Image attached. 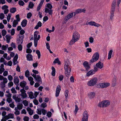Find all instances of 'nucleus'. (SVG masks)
<instances>
[{
    "instance_id": "338daca9",
    "label": "nucleus",
    "mask_w": 121,
    "mask_h": 121,
    "mask_svg": "<svg viewBox=\"0 0 121 121\" xmlns=\"http://www.w3.org/2000/svg\"><path fill=\"white\" fill-rule=\"evenodd\" d=\"M8 78L9 80L11 81L13 80V77L11 75H9L8 76Z\"/></svg>"
},
{
    "instance_id": "a19ab883",
    "label": "nucleus",
    "mask_w": 121,
    "mask_h": 121,
    "mask_svg": "<svg viewBox=\"0 0 121 121\" xmlns=\"http://www.w3.org/2000/svg\"><path fill=\"white\" fill-rule=\"evenodd\" d=\"M18 4L20 6H23L25 4V3L22 0H20L18 1Z\"/></svg>"
},
{
    "instance_id": "49530a36",
    "label": "nucleus",
    "mask_w": 121,
    "mask_h": 121,
    "mask_svg": "<svg viewBox=\"0 0 121 121\" xmlns=\"http://www.w3.org/2000/svg\"><path fill=\"white\" fill-rule=\"evenodd\" d=\"M40 106L43 109L47 106V104L45 103H43L42 104L40 105Z\"/></svg>"
},
{
    "instance_id": "7c9ffc66",
    "label": "nucleus",
    "mask_w": 121,
    "mask_h": 121,
    "mask_svg": "<svg viewBox=\"0 0 121 121\" xmlns=\"http://www.w3.org/2000/svg\"><path fill=\"white\" fill-rule=\"evenodd\" d=\"M114 12H110V16L109 20L112 21L113 18V17L114 16Z\"/></svg>"
},
{
    "instance_id": "bf43d9fd",
    "label": "nucleus",
    "mask_w": 121,
    "mask_h": 121,
    "mask_svg": "<svg viewBox=\"0 0 121 121\" xmlns=\"http://www.w3.org/2000/svg\"><path fill=\"white\" fill-rule=\"evenodd\" d=\"M6 34V31L4 30H3L2 31V34L3 36H4Z\"/></svg>"
},
{
    "instance_id": "bb28decb",
    "label": "nucleus",
    "mask_w": 121,
    "mask_h": 121,
    "mask_svg": "<svg viewBox=\"0 0 121 121\" xmlns=\"http://www.w3.org/2000/svg\"><path fill=\"white\" fill-rule=\"evenodd\" d=\"M26 109L28 112L29 114L30 115H31L33 114V112L30 108L28 107Z\"/></svg>"
},
{
    "instance_id": "cd10ccee",
    "label": "nucleus",
    "mask_w": 121,
    "mask_h": 121,
    "mask_svg": "<svg viewBox=\"0 0 121 121\" xmlns=\"http://www.w3.org/2000/svg\"><path fill=\"white\" fill-rule=\"evenodd\" d=\"M98 60V59L97 58L93 56L92 59L90 60V62L91 63H93L97 61Z\"/></svg>"
},
{
    "instance_id": "de8ad7c7",
    "label": "nucleus",
    "mask_w": 121,
    "mask_h": 121,
    "mask_svg": "<svg viewBox=\"0 0 121 121\" xmlns=\"http://www.w3.org/2000/svg\"><path fill=\"white\" fill-rule=\"evenodd\" d=\"M22 103L25 106H27L28 105V101L26 100H25L23 101L22 102Z\"/></svg>"
},
{
    "instance_id": "f03ea898",
    "label": "nucleus",
    "mask_w": 121,
    "mask_h": 121,
    "mask_svg": "<svg viewBox=\"0 0 121 121\" xmlns=\"http://www.w3.org/2000/svg\"><path fill=\"white\" fill-rule=\"evenodd\" d=\"M80 35L77 32H75L73 35L72 38L69 43V45H72L78 41L80 38Z\"/></svg>"
},
{
    "instance_id": "20e7f679",
    "label": "nucleus",
    "mask_w": 121,
    "mask_h": 121,
    "mask_svg": "<svg viewBox=\"0 0 121 121\" xmlns=\"http://www.w3.org/2000/svg\"><path fill=\"white\" fill-rule=\"evenodd\" d=\"M89 117V114L86 111H84L83 114L82 121H88Z\"/></svg>"
},
{
    "instance_id": "5fc2aeb1",
    "label": "nucleus",
    "mask_w": 121,
    "mask_h": 121,
    "mask_svg": "<svg viewBox=\"0 0 121 121\" xmlns=\"http://www.w3.org/2000/svg\"><path fill=\"white\" fill-rule=\"evenodd\" d=\"M4 15L3 13H1L0 14V19L1 20L3 19L4 18Z\"/></svg>"
},
{
    "instance_id": "4c0bfd02",
    "label": "nucleus",
    "mask_w": 121,
    "mask_h": 121,
    "mask_svg": "<svg viewBox=\"0 0 121 121\" xmlns=\"http://www.w3.org/2000/svg\"><path fill=\"white\" fill-rule=\"evenodd\" d=\"M14 110L15 111L14 112V114L16 115H19L20 114V111L18 110L17 108V107H15V108Z\"/></svg>"
},
{
    "instance_id": "3c124183",
    "label": "nucleus",
    "mask_w": 121,
    "mask_h": 121,
    "mask_svg": "<svg viewBox=\"0 0 121 121\" xmlns=\"http://www.w3.org/2000/svg\"><path fill=\"white\" fill-rule=\"evenodd\" d=\"M42 112L43 115H45L47 113V111L45 109H42Z\"/></svg>"
},
{
    "instance_id": "13d9d810",
    "label": "nucleus",
    "mask_w": 121,
    "mask_h": 121,
    "mask_svg": "<svg viewBox=\"0 0 121 121\" xmlns=\"http://www.w3.org/2000/svg\"><path fill=\"white\" fill-rule=\"evenodd\" d=\"M11 46L14 48L15 49L16 48V46L15 43L12 42L11 44Z\"/></svg>"
},
{
    "instance_id": "7ed1b4c3",
    "label": "nucleus",
    "mask_w": 121,
    "mask_h": 121,
    "mask_svg": "<svg viewBox=\"0 0 121 121\" xmlns=\"http://www.w3.org/2000/svg\"><path fill=\"white\" fill-rule=\"evenodd\" d=\"M98 79L96 77H94L91 79L87 83V85L89 86H92L97 83Z\"/></svg>"
},
{
    "instance_id": "9d476101",
    "label": "nucleus",
    "mask_w": 121,
    "mask_h": 121,
    "mask_svg": "<svg viewBox=\"0 0 121 121\" xmlns=\"http://www.w3.org/2000/svg\"><path fill=\"white\" fill-rule=\"evenodd\" d=\"M88 24L91 26H95L99 27L101 26L100 25L96 23L95 22L91 21L88 22Z\"/></svg>"
},
{
    "instance_id": "c03bdc74",
    "label": "nucleus",
    "mask_w": 121,
    "mask_h": 121,
    "mask_svg": "<svg viewBox=\"0 0 121 121\" xmlns=\"http://www.w3.org/2000/svg\"><path fill=\"white\" fill-rule=\"evenodd\" d=\"M53 63H57L59 64H60V62L59 60V59L58 58H57L56 59L53 61Z\"/></svg>"
},
{
    "instance_id": "9b49d317",
    "label": "nucleus",
    "mask_w": 121,
    "mask_h": 121,
    "mask_svg": "<svg viewBox=\"0 0 121 121\" xmlns=\"http://www.w3.org/2000/svg\"><path fill=\"white\" fill-rule=\"evenodd\" d=\"M73 13H69L66 16L64 19V20L67 22V21L70 19L72 18L73 16Z\"/></svg>"
},
{
    "instance_id": "8fccbe9b",
    "label": "nucleus",
    "mask_w": 121,
    "mask_h": 121,
    "mask_svg": "<svg viewBox=\"0 0 121 121\" xmlns=\"http://www.w3.org/2000/svg\"><path fill=\"white\" fill-rule=\"evenodd\" d=\"M11 14L10 13H9L7 17V20L8 22H9L10 19Z\"/></svg>"
},
{
    "instance_id": "6e6d98bb",
    "label": "nucleus",
    "mask_w": 121,
    "mask_h": 121,
    "mask_svg": "<svg viewBox=\"0 0 121 121\" xmlns=\"http://www.w3.org/2000/svg\"><path fill=\"white\" fill-rule=\"evenodd\" d=\"M12 92L13 93H16L17 92L15 90V88L14 87H13L11 89Z\"/></svg>"
},
{
    "instance_id": "a878e982",
    "label": "nucleus",
    "mask_w": 121,
    "mask_h": 121,
    "mask_svg": "<svg viewBox=\"0 0 121 121\" xmlns=\"http://www.w3.org/2000/svg\"><path fill=\"white\" fill-rule=\"evenodd\" d=\"M95 94L94 92H91L88 94L89 97L90 98H92L94 97Z\"/></svg>"
},
{
    "instance_id": "aec40b11",
    "label": "nucleus",
    "mask_w": 121,
    "mask_h": 121,
    "mask_svg": "<svg viewBox=\"0 0 121 121\" xmlns=\"http://www.w3.org/2000/svg\"><path fill=\"white\" fill-rule=\"evenodd\" d=\"M19 84L21 86L24 88L26 84V82L24 81H22Z\"/></svg>"
},
{
    "instance_id": "4d7b16f0",
    "label": "nucleus",
    "mask_w": 121,
    "mask_h": 121,
    "mask_svg": "<svg viewBox=\"0 0 121 121\" xmlns=\"http://www.w3.org/2000/svg\"><path fill=\"white\" fill-rule=\"evenodd\" d=\"M32 16V14L31 13L29 12L27 13V17L28 18H30Z\"/></svg>"
},
{
    "instance_id": "393cba45",
    "label": "nucleus",
    "mask_w": 121,
    "mask_h": 121,
    "mask_svg": "<svg viewBox=\"0 0 121 121\" xmlns=\"http://www.w3.org/2000/svg\"><path fill=\"white\" fill-rule=\"evenodd\" d=\"M26 57L28 60L29 61L32 60L33 56L31 54H28L27 55Z\"/></svg>"
},
{
    "instance_id": "412c9836",
    "label": "nucleus",
    "mask_w": 121,
    "mask_h": 121,
    "mask_svg": "<svg viewBox=\"0 0 121 121\" xmlns=\"http://www.w3.org/2000/svg\"><path fill=\"white\" fill-rule=\"evenodd\" d=\"M97 67L100 69L102 68L103 66V64L100 62H99L98 63H97L96 65Z\"/></svg>"
},
{
    "instance_id": "39448f33",
    "label": "nucleus",
    "mask_w": 121,
    "mask_h": 121,
    "mask_svg": "<svg viewBox=\"0 0 121 121\" xmlns=\"http://www.w3.org/2000/svg\"><path fill=\"white\" fill-rule=\"evenodd\" d=\"M38 34L37 31H35L34 33V46L35 47H36L37 45L38 42L37 41V37Z\"/></svg>"
},
{
    "instance_id": "58836bf2",
    "label": "nucleus",
    "mask_w": 121,
    "mask_h": 121,
    "mask_svg": "<svg viewBox=\"0 0 121 121\" xmlns=\"http://www.w3.org/2000/svg\"><path fill=\"white\" fill-rule=\"evenodd\" d=\"M18 24V22L17 20H14L13 22V26L15 27L16 25Z\"/></svg>"
},
{
    "instance_id": "4be33fe9",
    "label": "nucleus",
    "mask_w": 121,
    "mask_h": 121,
    "mask_svg": "<svg viewBox=\"0 0 121 121\" xmlns=\"http://www.w3.org/2000/svg\"><path fill=\"white\" fill-rule=\"evenodd\" d=\"M27 22V20L25 19L24 20L22 21L21 23V25L22 27H25L26 26Z\"/></svg>"
},
{
    "instance_id": "473e14b6",
    "label": "nucleus",
    "mask_w": 121,
    "mask_h": 121,
    "mask_svg": "<svg viewBox=\"0 0 121 121\" xmlns=\"http://www.w3.org/2000/svg\"><path fill=\"white\" fill-rule=\"evenodd\" d=\"M113 51L112 50H110L109 51L108 54V59H110L111 58V55L112 54Z\"/></svg>"
},
{
    "instance_id": "37998d69",
    "label": "nucleus",
    "mask_w": 121,
    "mask_h": 121,
    "mask_svg": "<svg viewBox=\"0 0 121 121\" xmlns=\"http://www.w3.org/2000/svg\"><path fill=\"white\" fill-rule=\"evenodd\" d=\"M25 76L27 78L29 77V72L28 70H27L25 73Z\"/></svg>"
},
{
    "instance_id": "2f4dec72",
    "label": "nucleus",
    "mask_w": 121,
    "mask_h": 121,
    "mask_svg": "<svg viewBox=\"0 0 121 121\" xmlns=\"http://www.w3.org/2000/svg\"><path fill=\"white\" fill-rule=\"evenodd\" d=\"M23 106V105L22 104L19 103L17 105V108L18 109L20 110L22 109Z\"/></svg>"
},
{
    "instance_id": "603ef678",
    "label": "nucleus",
    "mask_w": 121,
    "mask_h": 121,
    "mask_svg": "<svg viewBox=\"0 0 121 121\" xmlns=\"http://www.w3.org/2000/svg\"><path fill=\"white\" fill-rule=\"evenodd\" d=\"M13 83L12 82H10L8 84V87H10L11 86H13Z\"/></svg>"
},
{
    "instance_id": "f257e3e1",
    "label": "nucleus",
    "mask_w": 121,
    "mask_h": 121,
    "mask_svg": "<svg viewBox=\"0 0 121 121\" xmlns=\"http://www.w3.org/2000/svg\"><path fill=\"white\" fill-rule=\"evenodd\" d=\"M64 68L66 76L67 77H69L70 74L71 68L68 59H66L65 61Z\"/></svg>"
},
{
    "instance_id": "dca6fc26",
    "label": "nucleus",
    "mask_w": 121,
    "mask_h": 121,
    "mask_svg": "<svg viewBox=\"0 0 121 121\" xmlns=\"http://www.w3.org/2000/svg\"><path fill=\"white\" fill-rule=\"evenodd\" d=\"M53 10L52 9H49L48 8H45V12L48 13L50 15H52V13Z\"/></svg>"
},
{
    "instance_id": "680f3d73",
    "label": "nucleus",
    "mask_w": 121,
    "mask_h": 121,
    "mask_svg": "<svg viewBox=\"0 0 121 121\" xmlns=\"http://www.w3.org/2000/svg\"><path fill=\"white\" fill-rule=\"evenodd\" d=\"M52 114V113L51 112H48L47 113V116L48 117H51Z\"/></svg>"
},
{
    "instance_id": "ea45409f",
    "label": "nucleus",
    "mask_w": 121,
    "mask_h": 121,
    "mask_svg": "<svg viewBox=\"0 0 121 121\" xmlns=\"http://www.w3.org/2000/svg\"><path fill=\"white\" fill-rule=\"evenodd\" d=\"M75 109L74 111V113L75 114V115H76L78 111V106L77 105H75Z\"/></svg>"
},
{
    "instance_id": "774afa93",
    "label": "nucleus",
    "mask_w": 121,
    "mask_h": 121,
    "mask_svg": "<svg viewBox=\"0 0 121 121\" xmlns=\"http://www.w3.org/2000/svg\"><path fill=\"white\" fill-rule=\"evenodd\" d=\"M39 116L37 114H35L33 116V118L35 119H39Z\"/></svg>"
},
{
    "instance_id": "0e129e2a",
    "label": "nucleus",
    "mask_w": 121,
    "mask_h": 121,
    "mask_svg": "<svg viewBox=\"0 0 121 121\" xmlns=\"http://www.w3.org/2000/svg\"><path fill=\"white\" fill-rule=\"evenodd\" d=\"M42 5L39 4V5L38 6L37 9V11H39L40 10Z\"/></svg>"
},
{
    "instance_id": "052dcab7",
    "label": "nucleus",
    "mask_w": 121,
    "mask_h": 121,
    "mask_svg": "<svg viewBox=\"0 0 121 121\" xmlns=\"http://www.w3.org/2000/svg\"><path fill=\"white\" fill-rule=\"evenodd\" d=\"M37 113L39 115H41L42 114V109H37Z\"/></svg>"
},
{
    "instance_id": "423d86ee",
    "label": "nucleus",
    "mask_w": 121,
    "mask_h": 121,
    "mask_svg": "<svg viewBox=\"0 0 121 121\" xmlns=\"http://www.w3.org/2000/svg\"><path fill=\"white\" fill-rule=\"evenodd\" d=\"M20 91L21 92V96H22V98L24 99L25 98L27 97V96L26 93V91L24 88L21 89L20 90Z\"/></svg>"
},
{
    "instance_id": "c756f323",
    "label": "nucleus",
    "mask_w": 121,
    "mask_h": 121,
    "mask_svg": "<svg viewBox=\"0 0 121 121\" xmlns=\"http://www.w3.org/2000/svg\"><path fill=\"white\" fill-rule=\"evenodd\" d=\"M42 24L41 22H40L39 21L38 22L37 25L35 27V28L36 29H38L39 27H40L42 26Z\"/></svg>"
},
{
    "instance_id": "2eb2a0df",
    "label": "nucleus",
    "mask_w": 121,
    "mask_h": 121,
    "mask_svg": "<svg viewBox=\"0 0 121 121\" xmlns=\"http://www.w3.org/2000/svg\"><path fill=\"white\" fill-rule=\"evenodd\" d=\"M83 65L86 69V70L87 71L88 70L90 67L87 62L86 61L84 62L83 63Z\"/></svg>"
},
{
    "instance_id": "b1692460",
    "label": "nucleus",
    "mask_w": 121,
    "mask_h": 121,
    "mask_svg": "<svg viewBox=\"0 0 121 121\" xmlns=\"http://www.w3.org/2000/svg\"><path fill=\"white\" fill-rule=\"evenodd\" d=\"M95 73V72L94 71V70H92L88 72L86 74V76H90L92 75Z\"/></svg>"
},
{
    "instance_id": "0eeeda50",
    "label": "nucleus",
    "mask_w": 121,
    "mask_h": 121,
    "mask_svg": "<svg viewBox=\"0 0 121 121\" xmlns=\"http://www.w3.org/2000/svg\"><path fill=\"white\" fill-rule=\"evenodd\" d=\"M98 106L100 108H104L106 107V100H104L99 102L98 105Z\"/></svg>"
},
{
    "instance_id": "f704fd0d",
    "label": "nucleus",
    "mask_w": 121,
    "mask_h": 121,
    "mask_svg": "<svg viewBox=\"0 0 121 121\" xmlns=\"http://www.w3.org/2000/svg\"><path fill=\"white\" fill-rule=\"evenodd\" d=\"M16 10V9L15 8H12L10 9V12L12 13H14Z\"/></svg>"
},
{
    "instance_id": "c9c22d12",
    "label": "nucleus",
    "mask_w": 121,
    "mask_h": 121,
    "mask_svg": "<svg viewBox=\"0 0 121 121\" xmlns=\"http://www.w3.org/2000/svg\"><path fill=\"white\" fill-rule=\"evenodd\" d=\"M52 74L53 76H54L55 75V68L54 67L52 66Z\"/></svg>"
},
{
    "instance_id": "c85d7f7f",
    "label": "nucleus",
    "mask_w": 121,
    "mask_h": 121,
    "mask_svg": "<svg viewBox=\"0 0 121 121\" xmlns=\"http://www.w3.org/2000/svg\"><path fill=\"white\" fill-rule=\"evenodd\" d=\"M7 42V43H9L11 39V36L10 35H6L5 36Z\"/></svg>"
},
{
    "instance_id": "ddd939ff",
    "label": "nucleus",
    "mask_w": 121,
    "mask_h": 121,
    "mask_svg": "<svg viewBox=\"0 0 121 121\" xmlns=\"http://www.w3.org/2000/svg\"><path fill=\"white\" fill-rule=\"evenodd\" d=\"M116 4V1L114 0L112 2V8L111 11L114 12L115 10V6Z\"/></svg>"
},
{
    "instance_id": "a211bd4d",
    "label": "nucleus",
    "mask_w": 121,
    "mask_h": 121,
    "mask_svg": "<svg viewBox=\"0 0 121 121\" xmlns=\"http://www.w3.org/2000/svg\"><path fill=\"white\" fill-rule=\"evenodd\" d=\"M14 118V114H13L9 113L8 115L5 116V118L7 120L9 119L13 118Z\"/></svg>"
},
{
    "instance_id": "79ce46f5",
    "label": "nucleus",
    "mask_w": 121,
    "mask_h": 121,
    "mask_svg": "<svg viewBox=\"0 0 121 121\" xmlns=\"http://www.w3.org/2000/svg\"><path fill=\"white\" fill-rule=\"evenodd\" d=\"M46 6L49 9H51L52 8V6L50 3L47 4Z\"/></svg>"
},
{
    "instance_id": "f8f14e48",
    "label": "nucleus",
    "mask_w": 121,
    "mask_h": 121,
    "mask_svg": "<svg viewBox=\"0 0 121 121\" xmlns=\"http://www.w3.org/2000/svg\"><path fill=\"white\" fill-rule=\"evenodd\" d=\"M34 79L36 82H39L42 83V79L39 75H37L36 77L35 78L34 77Z\"/></svg>"
},
{
    "instance_id": "e433bc0d",
    "label": "nucleus",
    "mask_w": 121,
    "mask_h": 121,
    "mask_svg": "<svg viewBox=\"0 0 121 121\" xmlns=\"http://www.w3.org/2000/svg\"><path fill=\"white\" fill-rule=\"evenodd\" d=\"M34 4L31 2L29 3L28 5V7L30 9H32L33 8L34 6Z\"/></svg>"
},
{
    "instance_id": "a18cd8bd",
    "label": "nucleus",
    "mask_w": 121,
    "mask_h": 121,
    "mask_svg": "<svg viewBox=\"0 0 121 121\" xmlns=\"http://www.w3.org/2000/svg\"><path fill=\"white\" fill-rule=\"evenodd\" d=\"M36 53L37 54L38 58L39 59L40 58L41 56L40 52L39 50H37L36 51Z\"/></svg>"
},
{
    "instance_id": "e2e57ef3",
    "label": "nucleus",
    "mask_w": 121,
    "mask_h": 121,
    "mask_svg": "<svg viewBox=\"0 0 121 121\" xmlns=\"http://www.w3.org/2000/svg\"><path fill=\"white\" fill-rule=\"evenodd\" d=\"M8 8V7L7 5H4L2 7V9L3 10H5V9H7Z\"/></svg>"
},
{
    "instance_id": "864d4df0",
    "label": "nucleus",
    "mask_w": 121,
    "mask_h": 121,
    "mask_svg": "<svg viewBox=\"0 0 121 121\" xmlns=\"http://www.w3.org/2000/svg\"><path fill=\"white\" fill-rule=\"evenodd\" d=\"M18 50L19 51H21L22 50V47L21 44H19L18 46Z\"/></svg>"
},
{
    "instance_id": "09e8293b",
    "label": "nucleus",
    "mask_w": 121,
    "mask_h": 121,
    "mask_svg": "<svg viewBox=\"0 0 121 121\" xmlns=\"http://www.w3.org/2000/svg\"><path fill=\"white\" fill-rule=\"evenodd\" d=\"M116 80L115 79H113L112 82V86H115L116 84Z\"/></svg>"
},
{
    "instance_id": "5701e85b",
    "label": "nucleus",
    "mask_w": 121,
    "mask_h": 121,
    "mask_svg": "<svg viewBox=\"0 0 121 121\" xmlns=\"http://www.w3.org/2000/svg\"><path fill=\"white\" fill-rule=\"evenodd\" d=\"M75 10L76 11V13H77V14H78L82 12L84 13L85 12L86 10L84 9H76Z\"/></svg>"
},
{
    "instance_id": "4468645a",
    "label": "nucleus",
    "mask_w": 121,
    "mask_h": 121,
    "mask_svg": "<svg viewBox=\"0 0 121 121\" xmlns=\"http://www.w3.org/2000/svg\"><path fill=\"white\" fill-rule=\"evenodd\" d=\"M12 98L13 99L15 100V101L19 103L21 100L20 98L17 97L16 95H13Z\"/></svg>"
},
{
    "instance_id": "69168bd1",
    "label": "nucleus",
    "mask_w": 121,
    "mask_h": 121,
    "mask_svg": "<svg viewBox=\"0 0 121 121\" xmlns=\"http://www.w3.org/2000/svg\"><path fill=\"white\" fill-rule=\"evenodd\" d=\"M93 56L94 57H96L97 58V59H98L99 58V55L98 54L97 52Z\"/></svg>"
},
{
    "instance_id": "6e6552de",
    "label": "nucleus",
    "mask_w": 121,
    "mask_h": 121,
    "mask_svg": "<svg viewBox=\"0 0 121 121\" xmlns=\"http://www.w3.org/2000/svg\"><path fill=\"white\" fill-rule=\"evenodd\" d=\"M61 86L59 85H58L57 87L55 94L56 97H57L59 96L60 92L61 91Z\"/></svg>"
},
{
    "instance_id": "1a4fd4ad",
    "label": "nucleus",
    "mask_w": 121,
    "mask_h": 121,
    "mask_svg": "<svg viewBox=\"0 0 121 121\" xmlns=\"http://www.w3.org/2000/svg\"><path fill=\"white\" fill-rule=\"evenodd\" d=\"M13 82L14 84L17 86L19 85V81L18 77L17 76L14 77L13 78Z\"/></svg>"
},
{
    "instance_id": "f3484780",
    "label": "nucleus",
    "mask_w": 121,
    "mask_h": 121,
    "mask_svg": "<svg viewBox=\"0 0 121 121\" xmlns=\"http://www.w3.org/2000/svg\"><path fill=\"white\" fill-rule=\"evenodd\" d=\"M27 94L28 95L30 99H33L35 97L34 95V93L31 91L27 92Z\"/></svg>"
},
{
    "instance_id": "72a5a7b5",
    "label": "nucleus",
    "mask_w": 121,
    "mask_h": 121,
    "mask_svg": "<svg viewBox=\"0 0 121 121\" xmlns=\"http://www.w3.org/2000/svg\"><path fill=\"white\" fill-rule=\"evenodd\" d=\"M23 38L18 39L17 40V43L19 44H22L23 42Z\"/></svg>"
},
{
    "instance_id": "6ab92c4d",
    "label": "nucleus",
    "mask_w": 121,
    "mask_h": 121,
    "mask_svg": "<svg viewBox=\"0 0 121 121\" xmlns=\"http://www.w3.org/2000/svg\"><path fill=\"white\" fill-rule=\"evenodd\" d=\"M106 86V83H100L97 85L98 87L100 88H104Z\"/></svg>"
}]
</instances>
